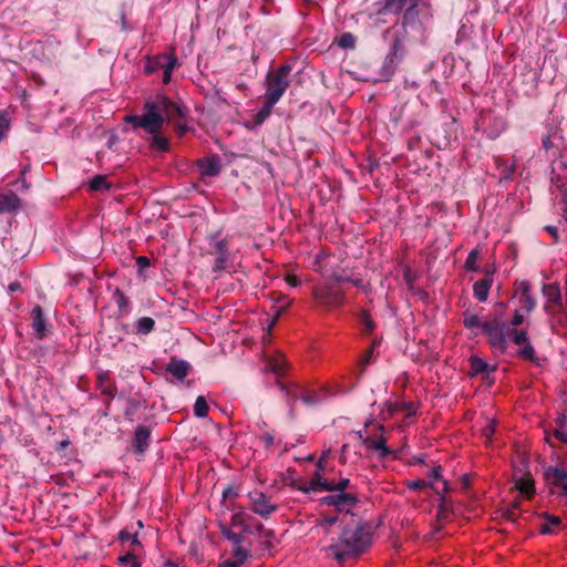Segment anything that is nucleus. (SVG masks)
<instances>
[{
  "instance_id": "obj_1",
  "label": "nucleus",
  "mask_w": 567,
  "mask_h": 567,
  "mask_svg": "<svg viewBox=\"0 0 567 567\" xmlns=\"http://www.w3.org/2000/svg\"><path fill=\"white\" fill-rule=\"evenodd\" d=\"M371 540V526L360 519H351L337 533V538L331 537L329 544L322 545V550L341 563L361 554L370 546Z\"/></svg>"
},
{
  "instance_id": "obj_2",
  "label": "nucleus",
  "mask_w": 567,
  "mask_h": 567,
  "mask_svg": "<svg viewBox=\"0 0 567 567\" xmlns=\"http://www.w3.org/2000/svg\"><path fill=\"white\" fill-rule=\"evenodd\" d=\"M183 116L181 106L166 96L159 95L144 104L143 114L127 115L125 122L131 123L134 127L144 128L150 134H155L162 131L165 122H173Z\"/></svg>"
},
{
  "instance_id": "obj_3",
  "label": "nucleus",
  "mask_w": 567,
  "mask_h": 567,
  "mask_svg": "<svg viewBox=\"0 0 567 567\" xmlns=\"http://www.w3.org/2000/svg\"><path fill=\"white\" fill-rule=\"evenodd\" d=\"M290 71V66L282 65L274 74L268 75L265 99L270 100V103H277L289 86Z\"/></svg>"
},
{
  "instance_id": "obj_4",
  "label": "nucleus",
  "mask_w": 567,
  "mask_h": 567,
  "mask_svg": "<svg viewBox=\"0 0 567 567\" xmlns=\"http://www.w3.org/2000/svg\"><path fill=\"white\" fill-rule=\"evenodd\" d=\"M484 333L488 337V343L502 352L507 348L508 327L498 318L486 320L482 324Z\"/></svg>"
},
{
  "instance_id": "obj_5",
  "label": "nucleus",
  "mask_w": 567,
  "mask_h": 567,
  "mask_svg": "<svg viewBox=\"0 0 567 567\" xmlns=\"http://www.w3.org/2000/svg\"><path fill=\"white\" fill-rule=\"evenodd\" d=\"M248 497L250 499V509L264 518L270 517L278 508L264 492L252 491L248 494Z\"/></svg>"
},
{
  "instance_id": "obj_6",
  "label": "nucleus",
  "mask_w": 567,
  "mask_h": 567,
  "mask_svg": "<svg viewBox=\"0 0 567 567\" xmlns=\"http://www.w3.org/2000/svg\"><path fill=\"white\" fill-rule=\"evenodd\" d=\"M313 296L324 307H334L343 302V291L334 286L318 287L313 290Z\"/></svg>"
},
{
  "instance_id": "obj_7",
  "label": "nucleus",
  "mask_w": 567,
  "mask_h": 567,
  "mask_svg": "<svg viewBox=\"0 0 567 567\" xmlns=\"http://www.w3.org/2000/svg\"><path fill=\"white\" fill-rule=\"evenodd\" d=\"M367 450L374 451L380 457H386L393 454V451L386 446V439L383 435L379 437L363 436L359 434Z\"/></svg>"
},
{
  "instance_id": "obj_8",
  "label": "nucleus",
  "mask_w": 567,
  "mask_h": 567,
  "mask_svg": "<svg viewBox=\"0 0 567 567\" xmlns=\"http://www.w3.org/2000/svg\"><path fill=\"white\" fill-rule=\"evenodd\" d=\"M327 505L336 506L338 511H349L351 506L357 503V497L350 493H340L337 495L327 496L323 499Z\"/></svg>"
},
{
  "instance_id": "obj_9",
  "label": "nucleus",
  "mask_w": 567,
  "mask_h": 567,
  "mask_svg": "<svg viewBox=\"0 0 567 567\" xmlns=\"http://www.w3.org/2000/svg\"><path fill=\"white\" fill-rule=\"evenodd\" d=\"M546 480L550 485L560 487L561 495H567V471L564 468L551 467L545 473Z\"/></svg>"
},
{
  "instance_id": "obj_10",
  "label": "nucleus",
  "mask_w": 567,
  "mask_h": 567,
  "mask_svg": "<svg viewBox=\"0 0 567 567\" xmlns=\"http://www.w3.org/2000/svg\"><path fill=\"white\" fill-rule=\"evenodd\" d=\"M339 520L338 516H327L319 520L317 525L315 526L313 530L319 534L323 535L324 539L322 540L323 545H327L330 543V535L333 534L331 527L337 524Z\"/></svg>"
},
{
  "instance_id": "obj_11",
  "label": "nucleus",
  "mask_w": 567,
  "mask_h": 567,
  "mask_svg": "<svg viewBox=\"0 0 567 567\" xmlns=\"http://www.w3.org/2000/svg\"><path fill=\"white\" fill-rule=\"evenodd\" d=\"M249 557V549L243 546L233 548V556L219 565V567H240Z\"/></svg>"
},
{
  "instance_id": "obj_12",
  "label": "nucleus",
  "mask_w": 567,
  "mask_h": 567,
  "mask_svg": "<svg viewBox=\"0 0 567 567\" xmlns=\"http://www.w3.org/2000/svg\"><path fill=\"white\" fill-rule=\"evenodd\" d=\"M151 432L146 426H138L135 430L133 446L136 452L143 453L148 446Z\"/></svg>"
},
{
  "instance_id": "obj_13",
  "label": "nucleus",
  "mask_w": 567,
  "mask_h": 567,
  "mask_svg": "<svg viewBox=\"0 0 567 567\" xmlns=\"http://www.w3.org/2000/svg\"><path fill=\"white\" fill-rule=\"evenodd\" d=\"M442 488H440L434 482H425L423 480H415L408 483V487L411 489H422L425 487H431L439 495H443L449 491V485L446 481H441Z\"/></svg>"
},
{
  "instance_id": "obj_14",
  "label": "nucleus",
  "mask_w": 567,
  "mask_h": 567,
  "mask_svg": "<svg viewBox=\"0 0 567 567\" xmlns=\"http://www.w3.org/2000/svg\"><path fill=\"white\" fill-rule=\"evenodd\" d=\"M492 281L493 278L487 275L474 284L473 290L477 300L485 301L487 299L489 289L492 287Z\"/></svg>"
},
{
  "instance_id": "obj_15",
  "label": "nucleus",
  "mask_w": 567,
  "mask_h": 567,
  "mask_svg": "<svg viewBox=\"0 0 567 567\" xmlns=\"http://www.w3.org/2000/svg\"><path fill=\"white\" fill-rule=\"evenodd\" d=\"M188 370L189 364L182 360H172L166 368V371L179 381H183L186 378Z\"/></svg>"
},
{
  "instance_id": "obj_16",
  "label": "nucleus",
  "mask_w": 567,
  "mask_h": 567,
  "mask_svg": "<svg viewBox=\"0 0 567 567\" xmlns=\"http://www.w3.org/2000/svg\"><path fill=\"white\" fill-rule=\"evenodd\" d=\"M199 173L203 176H216L220 171L217 158H204L198 161Z\"/></svg>"
},
{
  "instance_id": "obj_17",
  "label": "nucleus",
  "mask_w": 567,
  "mask_h": 567,
  "mask_svg": "<svg viewBox=\"0 0 567 567\" xmlns=\"http://www.w3.org/2000/svg\"><path fill=\"white\" fill-rule=\"evenodd\" d=\"M31 315H32V319H33L32 328L35 331L37 337L39 339H42L45 336V321H44V318H43V313H42L41 307L40 306H35L32 309Z\"/></svg>"
},
{
  "instance_id": "obj_18",
  "label": "nucleus",
  "mask_w": 567,
  "mask_h": 567,
  "mask_svg": "<svg viewBox=\"0 0 567 567\" xmlns=\"http://www.w3.org/2000/svg\"><path fill=\"white\" fill-rule=\"evenodd\" d=\"M19 205L20 199L14 193L0 194V214L16 210Z\"/></svg>"
},
{
  "instance_id": "obj_19",
  "label": "nucleus",
  "mask_w": 567,
  "mask_h": 567,
  "mask_svg": "<svg viewBox=\"0 0 567 567\" xmlns=\"http://www.w3.org/2000/svg\"><path fill=\"white\" fill-rule=\"evenodd\" d=\"M156 65L164 69V82L171 80V73L177 65V59L173 55H161L156 59Z\"/></svg>"
},
{
  "instance_id": "obj_20",
  "label": "nucleus",
  "mask_w": 567,
  "mask_h": 567,
  "mask_svg": "<svg viewBox=\"0 0 567 567\" xmlns=\"http://www.w3.org/2000/svg\"><path fill=\"white\" fill-rule=\"evenodd\" d=\"M543 293L549 302L559 305L561 301L560 288L557 282L544 285Z\"/></svg>"
},
{
  "instance_id": "obj_21",
  "label": "nucleus",
  "mask_w": 567,
  "mask_h": 567,
  "mask_svg": "<svg viewBox=\"0 0 567 567\" xmlns=\"http://www.w3.org/2000/svg\"><path fill=\"white\" fill-rule=\"evenodd\" d=\"M215 249L217 254L215 270L224 269L225 264L228 259L227 245L225 240H219L215 244Z\"/></svg>"
},
{
  "instance_id": "obj_22",
  "label": "nucleus",
  "mask_w": 567,
  "mask_h": 567,
  "mask_svg": "<svg viewBox=\"0 0 567 567\" xmlns=\"http://www.w3.org/2000/svg\"><path fill=\"white\" fill-rule=\"evenodd\" d=\"M471 369L472 374H481V373H488L491 371H495V367H489L483 359L478 357H471Z\"/></svg>"
},
{
  "instance_id": "obj_23",
  "label": "nucleus",
  "mask_w": 567,
  "mask_h": 567,
  "mask_svg": "<svg viewBox=\"0 0 567 567\" xmlns=\"http://www.w3.org/2000/svg\"><path fill=\"white\" fill-rule=\"evenodd\" d=\"M544 518L545 522L539 527L542 534H551L554 532L553 527L560 524V518L558 516L544 514Z\"/></svg>"
},
{
  "instance_id": "obj_24",
  "label": "nucleus",
  "mask_w": 567,
  "mask_h": 567,
  "mask_svg": "<svg viewBox=\"0 0 567 567\" xmlns=\"http://www.w3.org/2000/svg\"><path fill=\"white\" fill-rule=\"evenodd\" d=\"M267 369L277 375H281L286 371V361L280 357L271 358L267 362Z\"/></svg>"
},
{
  "instance_id": "obj_25",
  "label": "nucleus",
  "mask_w": 567,
  "mask_h": 567,
  "mask_svg": "<svg viewBox=\"0 0 567 567\" xmlns=\"http://www.w3.org/2000/svg\"><path fill=\"white\" fill-rule=\"evenodd\" d=\"M323 484H328V482L322 480L320 476H317L307 482L303 486L300 487V489L305 493L316 492L319 489H324Z\"/></svg>"
},
{
  "instance_id": "obj_26",
  "label": "nucleus",
  "mask_w": 567,
  "mask_h": 567,
  "mask_svg": "<svg viewBox=\"0 0 567 567\" xmlns=\"http://www.w3.org/2000/svg\"><path fill=\"white\" fill-rule=\"evenodd\" d=\"M155 321L150 317H142L136 322L137 332L146 334L154 328Z\"/></svg>"
},
{
  "instance_id": "obj_27",
  "label": "nucleus",
  "mask_w": 567,
  "mask_h": 567,
  "mask_svg": "<svg viewBox=\"0 0 567 567\" xmlns=\"http://www.w3.org/2000/svg\"><path fill=\"white\" fill-rule=\"evenodd\" d=\"M276 103H270V100L265 99L264 106L256 114L255 122L256 124H261L271 113V110Z\"/></svg>"
},
{
  "instance_id": "obj_28",
  "label": "nucleus",
  "mask_w": 567,
  "mask_h": 567,
  "mask_svg": "<svg viewBox=\"0 0 567 567\" xmlns=\"http://www.w3.org/2000/svg\"><path fill=\"white\" fill-rule=\"evenodd\" d=\"M507 336L512 337L513 341L517 346H523V344H526L529 342L528 338H527V332L525 330H517L515 328H512V329L508 328Z\"/></svg>"
},
{
  "instance_id": "obj_29",
  "label": "nucleus",
  "mask_w": 567,
  "mask_h": 567,
  "mask_svg": "<svg viewBox=\"0 0 567 567\" xmlns=\"http://www.w3.org/2000/svg\"><path fill=\"white\" fill-rule=\"evenodd\" d=\"M111 187L104 175H97L90 182V188L94 192L106 190Z\"/></svg>"
},
{
  "instance_id": "obj_30",
  "label": "nucleus",
  "mask_w": 567,
  "mask_h": 567,
  "mask_svg": "<svg viewBox=\"0 0 567 567\" xmlns=\"http://www.w3.org/2000/svg\"><path fill=\"white\" fill-rule=\"evenodd\" d=\"M208 404L204 396H198L194 404V414L197 417H204L207 415Z\"/></svg>"
},
{
  "instance_id": "obj_31",
  "label": "nucleus",
  "mask_w": 567,
  "mask_h": 567,
  "mask_svg": "<svg viewBox=\"0 0 567 567\" xmlns=\"http://www.w3.org/2000/svg\"><path fill=\"white\" fill-rule=\"evenodd\" d=\"M516 487L520 493L526 494L527 496L534 493V482L532 478H519L516 482Z\"/></svg>"
},
{
  "instance_id": "obj_32",
  "label": "nucleus",
  "mask_w": 567,
  "mask_h": 567,
  "mask_svg": "<svg viewBox=\"0 0 567 567\" xmlns=\"http://www.w3.org/2000/svg\"><path fill=\"white\" fill-rule=\"evenodd\" d=\"M554 435L558 440L567 443V422L565 420V416H560L558 419V427L555 430Z\"/></svg>"
},
{
  "instance_id": "obj_33",
  "label": "nucleus",
  "mask_w": 567,
  "mask_h": 567,
  "mask_svg": "<svg viewBox=\"0 0 567 567\" xmlns=\"http://www.w3.org/2000/svg\"><path fill=\"white\" fill-rule=\"evenodd\" d=\"M519 303L522 310L529 313L536 307V300L532 295L519 296Z\"/></svg>"
},
{
  "instance_id": "obj_34",
  "label": "nucleus",
  "mask_w": 567,
  "mask_h": 567,
  "mask_svg": "<svg viewBox=\"0 0 567 567\" xmlns=\"http://www.w3.org/2000/svg\"><path fill=\"white\" fill-rule=\"evenodd\" d=\"M223 535L233 543L234 547L241 546L245 540V536L243 534L234 533L228 528H223Z\"/></svg>"
},
{
  "instance_id": "obj_35",
  "label": "nucleus",
  "mask_w": 567,
  "mask_h": 567,
  "mask_svg": "<svg viewBox=\"0 0 567 567\" xmlns=\"http://www.w3.org/2000/svg\"><path fill=\"white\" fill-rule=\"evenodd\" d=\"M338 45L343 49H353L355 45V38L351 33H343L338 39Z\"/></svg>"
},
{
  "instance_id": "obj_36",
  "label": "nucleus",
  "mask_w": 567,
  "mask_h": 567,
  "mask_svg": "<svg viewBox=\"0 0 567 567\" xmlns=\"http://www.w3.org/2000/svg\"><path fill=\"white\" fill-rule=\"evenodd\" d=\"M152 146L159 150V151H167L168 150V141L159 135V133L152 134Z\"/></svg>"
},
{
  "instance_id": "obj_37",
  "label": "nucleus",
  "mask_w": 567,
  "mask_h": 567,
  "mask_svg": "<svg viewBox=\"0 0 567 567\" xmlns=\"http://www.w3.org/2000/svg\"><path fill=\"white\" fill-rule=\"evenodd\" d=\"M121 567H140V563L133 554H126L118 558Z\"/></svg>"
},
{
  "instance_id": "obj_38",
  "label": "nucleus",
  "mask_w": 567,
  "mask_h": 567,
  "mask_svg": "<svg viewBox=\"0 0 567 567\" xmlns=\"http://www.w3.org/2000/svg\"><path fill=\"white\" fill-rule=\"evenodd\" d=\"M118 539L122 543L131 542L133 545H140L137 539V533H130L127 529L121 530L118 534Z\"/></svg>"
},
{
  "instance_id": "obj_39",
  "label": "nucleus",
  "mask_w": 567,
  "mask_h": 567,
  "mask_svg": "<svg viewBox=\"0 0 567 567\" xmlns=\"http://www.w3.org/2000/svg\"><path fill=\"white\" fill-rule=\"evenodd\" d=\"M519 355L524 359L535 361V351L533 346L528 342L526 344H523V348L518 351Z\"/></svg>"
},
{
  "instance_id": "obj_40",
  "label": "nucleus",
  "mask_w": 567,
  "mask_h": 567,
  "mask_svg": "<svg viewBox=\"0 0 567 567\" xmlns=\"http://www.w3.org/2000/svg\"><path fill=\"white\" fill-rule=\"evenodd\" d=\"M348 485H349V480L348 478H342L336 485L330 484V483L323 484V488L326 491H339L341 493H344L343 491L348 487Z\"/></svg>"
},
{
  "instance_id": "obj_41",
  "label": "nucleus",
  "mask_w": 567,
  "mask_h": 567,
  "mask_svg": "<svg viewBox=\"0 0 567 567\" xmlns=\"http://www.w3.org/2000/svg\"><path fill=\"white\" fill-rule=\"evenodd\" d=\"M464 324H465L466 328L473 329V328H476V327H481L482 328L483 322L475 315H466L465 318H464Z\"/></svg>"
},
{
  "instance_id": "obj_42",
  "label": "nucleus",
  "mask_w": 567,
  "mask_h": 567,
  "mask_svg": "<svg viewBox=\"0 0 567 567\" xmlns=\"http://www.w3.org/2000/svg\"><path fill=\"white\" fill-rule=\"evenodd\" d=\"M405 7V0H388L385 9L391 11H401Z\"/></svg>"
},
{
  "instance_id": "obj_43",
  "label": "nucleus",
  "mask_w": 567,
  "mask_h": 567,
  "mask_svg": "<svg viewBox=\"0 0 567 567\" xmlns=\"http://www.w3.org/2000/svg\"><path fill=\"white\" fill-rule=\"evenodd\" d=\"M517 291L519 292V296H526L530 295V284L526 280H522L516 282Z\"/></svg>"
},
{
  "instance_id": "obj_44",
  "label": "nucleus",
  "mask_w": 567,
  "mask_h": 567,
  "mask_svg": "<svg viewBox=\"0 0 567 567\" xmlns=\"http://www.w3.org/2000/svg\"><path fill=\"white\" fill-rule=\"evenodd\" d=\"M360 318L368 331H372L374 329V322L372 321L368 312L362 311Z\"/></svg>"
},
{
  "instance_id": "obj_45",
  "label": "nucleus",
  "mask_w": 567,
  "mask_h": 567,
  "mask_svg": "<svg viewBox=\"0 0 567 567\" xmlns=\"http://www.w3.org/2000/svg\"><path fill=\"white\" fill-rule=\"evenodd\" d=\"M441 466H436L432 470V472L430 473V478L432 480L431 482H434L440 488H442V484L437 481L441 480Z\"/></svg>"
},
{
  "instance_id": "obj_46",
  "label": "nucleus",
  "mask_w": 567,
  "mask_h": 567,
  "mask_svg": "<svg viewBox=\"0 0 567 567\" xmlns=\"http://www.w3.org/2000/svg\"><path fill=\"white\" fill-rule=\"evenodd\" d=\"M477 257H478V252L476 250H472L466 259V267L468 269H474L475 268V262L477 260Z\"/></svg>"
},
{
  "instance_id": "obj_47",
  "label": "nucleus",
  "mask_w": 567,
  "mask_h": 567,
  "mask_svg": "<svg viewBox=\"0 0 567 567\" xmlns=\"http://www.w3.org/2000/svg\"><path fill=\"white\" fill-rule=\"evenodd\" d=\"M524 322V316L519 310H516L512 319V326L518 327Z\"/></svg>"
},
{
  "instance_id": "obj_48",
  "label": "nucleus",
  "mask_w": 567,
  "mask_h": 567,
  "mask_svg": "<svg viewBox=\"0 0 567 567\" xmlns=\"http://www.w3.org/2000/svg\"><path fill=\"white\" fill-rule=\"evenodd\" d=\"M301 401L306 404H316L319 402V399L318 396L313 395V394H302L300 396Z\"/></svg>"
},
{
  "instance_id": "obj_49",
  "label": "nucleus",
  "mask_w": 567,
  "mask_h": 567,
  "mask_svg": "<svg viewBox=\"0 0 567 567\" xmlns=\"http://www.w3.org/2000/svg\"><path fill=\"white\" fill-rule=\"evenodd\" d=\"M373 354V347L368 349L364 353V355L362 357V359L360 360V364L364 368L365 365L369 364L370 360H371V357Z\"/></svg>"
},
{
  "instance_id": "obj_50",
  "label": "nucleus",
  "mask_w": 567,
  "mask_h": 567,
  "mask_svg": "<svg viewBox=\"0 0 567 567\" xmlns=\"http://www.w3.org/2000/svg\"><path fill=\"white\" fill-rule=\"evenodd\" d=\"M495 431V425L493 422H489L484 429H483V435L489 440Z\"/></svg>"
},
{
  "instance_id": "obj_51",
  "label": "nucleus",
  "mask_w": 567,
  "mask_h": 567,
  "mask_svg": "<svg viewBox=\"0 0 567 567\" xmlns=\"http://www.w3.org/2000/svg\"><path fill=\"white\" fill-rule=\"evenodd\" d=\"M136 265L140 268V270L150 267V259L145 256H140L136 259Z\"/></svg>"
},
{
  "instance_id": "obj_52",
  "label": "nucleus",
  "mask_w": 567,
  "mask_h": 567,
  "mask_svg": "<svg viewBox=\"0 0 567 567\" xmlns=\"http://www.w3.org/2000/svg\"><path fill=\"white\" fill-rule=\"evenodd\" d=\"M545 230H546L547 233H549V234L553 236V238H554V241H555V243H558V240H559V235H558V229H557V227H555V226H546V227H545Z\"/></svg>"
},
{
  "instance_id": "obj_53",
  "label": "nucleus",
  "mask_w": 567,
  "mask_h": 567,
  "mask_svg": "<svg viewBox=\"0 0 567 567\" xmlns=\"http://www.w3.org/2000/svg\"><path fill=\"white\" fill-rule=\"evenodd\" d=\"M401 410H403V405H401V403H389L388 404L389 414H394Z\"/></svg>"
},
{
  "instance_id": "obj_54",
  "label": "nucleus",
  "mask_w": 567,
  "mask_h": 567,
  "mask_svg": "<svg viewBox=\"0 0 567 567\" xmlns=\"http://www.w3.org/2000/svg\"><path fill=\"white\" fill-rule=\"evenodd\" d=\"M350 282L355 287L361 288L363 291H368V285H365L362 279H350Z\"/></svg>"
},
{
  "instance_id": "obj_55",
  "label": "nucleus",
  "mask_w": 567,
  "mask_h": 567,
  "mask_svg": "<svg viewBox=\"0 0 567 567\" xmlns=\"http://www.w3.org/2000/svg\"><path fill=\"white\" fill-rule=\"evenodd\" d=\"M505 517L509 520H515L517 517L516 505L513 508H508L505 513Z\"/></svg>"
},
{
  "instance_id": "obj_56",
  "label": "nucleus",
  "mask_w": 567,
  "mask_h": 567,
  "mask_svg": "<svg viewBox=\"0 0 567 567\" xmlns=\"http://www.w3.org/2000/svg\"><path fill=\"white\" fill-rule=\"evenodd\" d=\"M286 281L292 287H297L299 285L298 278L293 275H288L286 277Z\"/></svg>"
},
{
  "instance_id": "obj_57",
  "label": "nucleus",
  "mask_w": 567,
  "mask_h": 567,
  "mask_svg": "<svg viewBox=\"0 0 567 567\" xmlns=\"http://www.w3.org/2000/svg\"><path fill=\"white\" fill-rule=\"evenodd\" d=\"M401 405H403V410H408L406 415H412L415 413V409L412 403H401Z\"/></svg>"
},
{
  "instance_id": "obj_58",
  "label": "nucleus",
  "mask_w": 567,
  "mask_h": 567,
  "mask_svg": "<svg viewBox=\"0 0 567 567\" xmlns=\"http://www.w3.org/2000/svg\"><path fill=\"white\" fill-rule=\"evenodd\" d=\"M337 282H350V279L351 278H348V277H344V276H340V275H333L332 277Z\"/></svg>"
},
{
  "instance_id": "obj_59",
  "label": "nucleus",
  "mask_w": 567,
  "mask_h": 567,
  "mask_svg": "<svg viewBox=\"0 0 567 567\" xmlns=\"http://www.w3.org/2000/svg\"><path fill=\"white\" fill-rule=\"evenodd\" d=\"M329 452H330V451H326V452H323V453H322V455L320 456L319 462H318V466H319V467H322V464H323V462L326 461V458L328 457Z\"/></svg>"
},
{
  "instance_id": "obj_60",
  "label": "nucleus",
  "mask_w": 567,
  "mask_h": 567,
  "mask_svg": "<svg viewBox=\"0 0 567 567\" xmlns=\"http://www.w3.org/2000/svg\"><path fill=\"white\" fill-rule=\"evenodd\" d=\"M468 486H470V478H468V476L464 475V476L462 477V487H463L464 489H466V488H468Z\"/></svg>"
},
{
  "instance_id": "obj_61",
  "label": "nucleus",
  "mask_w": 567,
  "mask_h": 567,
  "mask_svg": "<svg viewBox=\"0 0 567 567\" xmlns=\"http://www.w3.org/2000/svg\"><path fill=\"white\" fill-rule=\"evenodd\" d=\"M563 210H564V216L563 217H564L565 223L567 224V199H566V195L564 196V208H563Z\"/></svg>"
},
{
  "instance_id": "obj_62",
  "label": "nucleus",
  "mask_w": 567,
  "mask_h": 567,
  "mask_svg": "<svg viewBox=\"0 0 567 567\" xmlns=\"http://www.w3.org/2000/svg\"><path fill=\"white\" fill-rule=\"evenodd\" d=\"M264 440H265V442H266V444H267V445H271V444H272V442H274L272 436H271V435H269V434H266V435L264 436Z\"/></svg>"
},
{
  "instance_id": "obj_63",
  "label": "nucleus",
  "mask_w": 567,
  "mask_h": 567,
  "mask_svg": "<svg viewBox=\"0 0 567 567\" xmlns=\"http://www.w3.org/2000/svg\"><path fill=\"white\" fill-rule=\"evenodd\" d=\"M543 145H544V147H545V148H549V147H551V141H550V138H549V137L544 138V140H543Z\"/></svg>"
},
{
  "instance_id": "obj_64",
  "label": "nucleus",
  "mask_w": 567,
  "mask_h": 567,
  "mask_svg": "<svg viewBox=\"0 0 567 567\" xmlns=\"http://www.w3.org/2000/svg\"><path fill=\"white\" fill-rule=\"evenodd\" d=\"M9 288H10L11 291H16V290L20 289V284L19 282H12L9 286Z\"/></svg>"
}]
</instances>
